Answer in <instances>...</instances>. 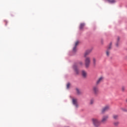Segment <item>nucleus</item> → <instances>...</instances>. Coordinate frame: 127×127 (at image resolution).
Listing matches in <instances>:
<instances>
[{
	"label": "nucleus",
	"mask_w": 127,
	"mask_h": 127,
	"mask_svg": "<svg viewBox=\"0 0 127 127\" xmlns=\"http://www.w3.org/2000/svg\"><path fill=\"white\" fill-rule=\"evenodd\" d=\"M91 121L94 127H99L101 126V121L97 118H92Z\"/></svg>",
	"instance_id": "f257e3e1"
},
{
	"label": "nucleus",
	"mask_w": 127,
	"mask_h": 127,
	"mask_svg": "<svg viewBox=\"0 0 127 127\" xmlns=\"http://www.w3.org/2000/svg\"><path fill=\"white\" fill-rule=\"evenodd\" d=\"M84 62L86 68H89L90 67V64H91V58L89 57H86Z\"/></svg>",
	"instance_id": "f03ea898"
},
{
	"label": "nucleus",
	"mask_w": 127,
	"mask_h": 127,
	"mask_svg": "<svg viewBox=\"0 0 127 127\" xmlns=\"http://www.w3.org/2000/svg\"><path fill=\"white\" fill-rule=\"evenodd\" d=\"M111 49H112V43H111L107 47V49L106 51V56L109 57L111 55Z\"/></svg>",
	"instance_id": "7ed1b4c3"
},
{
	"label": "nucleus",
	"mask_w": 127,
	"mask_h": 127,
	"mask_svg": "<svg viewBox=\"0 0 127 127\" xmlns=\"http://www.w3.org/2000/svg\"><path fill=\"white\" fill-rule=\"evenodd\" d=\"M92 91L95 96H98V95H99V93L100 92V91L99 90V87L98 86H93Z\"/></svg>",
	"instance_id": "20e7f679"
},
{
	"label": "nucleus",
	"mask_w": 127,
	"mask_h": 127,
	"mask_svg": "<svg viewBox=\"0 0 127 127\" xmlns=\"http://www.w3.org/2000/svg\"><path fill=\"white\" fill-rule=\"evenodd\" d=\"M108 119H109L108 115H105V116H103V117L100 121L101 124H106L107 122H108Z\"/></svg>",
	"instance_id": "39448f33"
},
{
	"label": "nucleus",
	"mask_w": 127,
	"mask_h": 127,
	"mask_svg": "<svg viewBox=\"0 0 127 127\" xmlns=\"http://www.w3.org/2000/svg\"><path fill=\"white\" fill-rule=\"evenodd\" d=\"M103 81H104V77L100 76L96 80V85H100V84H101V83H102V82H103Z\"/></svg>",
	"instance_id": "423d86ee"
},
{
	"label": "nucleus",
	"mask_w": 127,
	"mask_h": 127,
	"mask_svg": "<svg viewBox=\"0 0 127 127\" xmlns=\"http://www.w3.org/2000/svg\"><path fill=\"white\" fill-rule=\"evenodd\" d=\"M110 110V106L109 105L105 106L104 108H102L101 110L102 114H104V113L109 111Z\"/></svg>",
	"instance_id": "0eeeda50"
},
{
	"label": "nucleus",
	"mask_w": 127,
	"mask_h": 127,
	"mask_svg": "<svg viewBox=\"0 0 127 127\" xmlns=\"http://www.w3.org/2000/svg\"><path fill=\"white\" fill-rule=\"evenodd\" d=\"M77 99L73 98L72 99V104L76 107V108H78L79 105H78V103L77 102Z\"/></svg>",
	"instance_id": "6e6552de"
},
{
	"label": "nucleus",
	"mask_w": 127,
	"mask_h": 127,
	"mask_svg": "<svg viewBox=\"0 0 127 127\" xmlns=\"http://www.w3.org/2000/svg\"><path fill=\"white\" fill-rule=\"evenodd\" d=\"M79 44V41H77L75 42V45L74 48H73V52H76V49L77 48V45Z\"/></svg>",
	"instance_id": "1a4fd4ad"
},
{
	"label": "nucleus",
	"mask_w": 127,
	"mask_h": 127,
	"mask_svg": "<svg viewBox=\"0 0 127 127\" xmlns=\"http://www.w3.org/2000/svg\"><path fill=\"white\" fill-rule=\"evenodd\" d=\"M92 62H93V65L94 67L96 66L97 65V60H96V58H93L92 59Z\"/></svg>",
	"instance_id": "9d476101"
},
{
	"label": "nucleus",
	"mask_w": 127,
	"mask_h": 127,
	"mask_svg": "<svg viewBox=\"0 0 127 127\" xmlns=\"http://www.w3.org/2000/svg\"><path fill=\"white\" fill-rule=\"evenodd\" d=\"M81 74L82 76L84 77V78H86V77H87V72H86V71L82 70Z\"/></svg>",
	"instance_id": "9b49d317"
},
{
	"label": "nucleus",
	"mask_w": 127,
	"mask_h": 127,
	"mask_svg": "<svg viewBox=\"0 0 127 127\" xmlns=\"http://www.w3.org/2000/svg\"><path fill=\"white\" fill-rule=\"evenodd\" d=\"M113 119L117 121V120H119V115H113Z\"/></svg>",
	"instance_id": "f8f14e48"
},
{
	"label": "nucleus",
	"mask_w": 127,
	"mask_h": 127,
	"mask_svg": "<svg viewBox=\"0 0 127 127\" xmlns=\"http://www.w3.org/2000/svg\"><path fill=\"white\" fill-rule=\"evenodd\" d=\"M73 69H74L76 74H79V70L77 68V66L74 65L73 66Z\"/></svg>",
	"instance_id": "ddd939ff"
},
{
	"label": "nucleus",
	"mask_w": 127,
	"mask_h": 127,
	"mask_svg": "<svg viewBox=\"0 0 127 127\" xmlns=\"http://www.w3.org/2000/svg\"><path fill=\"white\" fill-rule=\"evenodd\" d=\"M91 53V51H86L84 53V57H86L87 55H89Z\"/></svg>",
	"instance_id": "4468645a"
},
{
	"label": "nucleus",
	"mask_w": 127,
	"mask_h": 127,
	"mask_svg": "<svg viewBox=\"0 0 127 127\" xmlns=\"http://www.w3.org/2000/svg\"><path fill=\"white\" fill-rule=\"evenodd\" d=\"M84 26H85V24L84 23L80 24V27H79L80 29H83Z\"/></svg>",
	"instance_id": "2eb2a0df"
},
{
	"label": "nucleus",
	"mask_w": 127,
	"mask_h": 127,
	"mask_svg": "<svg viewBox=\"0 0 127 127\" xmlns=\"http://www.w3.org/2000/svg\"><path fill=\"white\" fill-rule=\"evenodd\" d=\"M119 124H120V123L118 121L114 123V126H115V127H118V126H119Z\"/></svg>",
	"instance_id": "dca6fc26"
},
{
	"label": "nucleus",
	"mask_w": 127,
	"mask_h": 127,
	"mask_svg": "<svg viewBox=\"0 0 127 127\" xmlns=\"http://www.w3.org/2000/svg\"><path fill=\"white\" fill-rule=\"evenodd\" d=\"M76 93H77V95H81V92L80 91L79 89L76 88Z\"/></svg>",
	"instance_id": "f3484780"
},
{
	"label": "nucleus",
	"mask_w": 127,
	"mask_h": 127,
	"mask_svg": "<svg viewBox=\"0 0 127 127\" xmlns=\"http://www.w3.org/2000/svg\"><path fill=\"white\" fill-rule=\"evenodd\" d=\"M83 65V62H79L77 64V66H82Z\"/></svg>",
	"instance_id": "a211bd4d"
},
{
	"label": "nucleus",
	"mask_w": 127,
	"mask_h": 127,
	"mask_svg": "<svg viewBox=\"0 0 127 127\" xmlns=\"http://www.w3.org/2000/svg\"><path fill=\"white\" fill-rule=\"evenodd\" d=\"M121 91L122 92H125V91H126V87L125 86H122L121 87Z\"/></svg>",
	"instance_id": "6ab92c4d"
},
{
	"label": "nucleus",
	"mask_w": 127,
	"mask_h": 127,
	"mask_svg": "<svg viewBox=\"0 0 127 127\" xmlns=\"http://www.w3.org/2000/svg\"><path fill=\"white\" fill-rule=\"evenodd\" d=\"M108 2H110V3H113L115 2V0H107Z\"/></svg>",
	"instance_id": "aec40b11"
},
{
	"label": "nucleus",
	"mask_w": 127,
	"mask_h": 127,
	"mask_svg": "<svg viewBox=\"0 0 127 127\" xmlns=\"http://www.w3.org/2000/svg\"><path fill=\"white\" fill-rule=\"evenodd\" d=\"M94 99H91L90 102V105H93L94 104Z\"/></svg>",
	"instance_id": "412c9836"
},
{
	"label": "nucleus",
	"mask_w": 127,
	"mask_h": 127,
	"mask_svg": "<svg viewBox=\"0 0 127 127\" xmlns=\"http://www.w3.org/2000/svg\"><path fill=\"white\" fill-rule=\"evenodd\" d=\"M66 88L67 89H69L70 88V83H68L66 85Z\"/></svg>",
	"instance_id": "4be33fe9"
},
{
	"label": "nucleus",
	"mask_w": 127,
	"mask_h": 127,
	"mask_svg": "<svg viewBox=\"0 0 127 127\" xmlns=\"http://www.w3.org/2000/svg\"><path fill=\"white\" fill-rule=\"evenodd\" d=\"M121 110H122V111H123V112H127V109H126V108H121Z\"/></svg>",
	"instance_id": "5701e85b"
},
{
	"label": "nucleus",
	"mask_w": 127,
	"mask_h": 127,
	"mask_svg": "<svg viewBox=\"0 0 127 127\" xmlns=\"http://www.w3.org/2000/svg\"><path fill=\"white\" fill-rule=\"evenodd\" d=\"M120 41V37L117 38V41L118 42Z\"/></svg>",
	"instance_id": "b1692460"
},
{
	"label": "nucleus",
	"mask_w": 127,
	"mask_h": 127,
	"mask_svg": "<svg viewBox=\"0 0 127 127\" xmlns=\"http://www.w3.org/2000/svg\"><path fill=\"white\" fill-rule=\"evenodd\" d=\"M116 46H119V43H117L116 44Z\"/></svg>",
	"instance_id": "393cba45"
}]
</instances>
